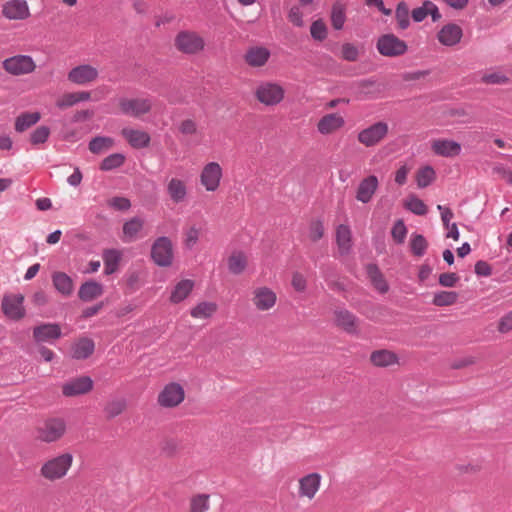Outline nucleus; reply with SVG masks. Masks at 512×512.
<instances>
[{
  "mask_svg": "<svg viewBox=\"0 0 512 512\" xmlns=\"http://www.w3.org/2000/svg\"><path fill=\"white\" fill-rule=\"evenodd\" d=\"M73 463L71 453H63L45 461L40 468V475L49 481H56L66 476Z\"/></svg>",
  "mask_w": 512,
  "mask_h": 512,
  "instance_id": "1",
  "label": "nucleus"
},
{
  "mask_svg": "<svg viewBox=\"0 0 512 512\" xmlns=\"http://www.w3.org/2000/svg\"><path fill=\"white\" fill-rule=\"evenodd\" d=\"M376 48L385 57L402 56L408 50L407 43L392 33L381 35L377 40Z\"/></svg>",
  "mask_w": 512,
  "mask_h": 512,
  "instance_id": "2",
  "label": "nucleus"
},
{
  "mask_svg": "<svg viewBox=\"0 0 512 512\" xmlns=\"http://www.w3.org/2000/svg\"><path fill=\"white\" fill-rule=\"evenodd\" d=\"M66 431V422L62 418H49L37 428V438L46 443L58 441Z\"/></svg>",
  "mask_w": 512,
  "mask_h": 512,
  "instance_id": "3",
  "label": "nucleus"
},
{
  "mask_svg": "<svg viewBox=\"0 0 512 512\" xmlns=\"http://www.w3.org/2000/svg\"><path fill=\"white\" fill-rule=\"evenodd\" d=\"M151 258L160 267H168L173 261V246L166 236L158 237L151 247Z\"/></svg>",
  "mask_w": 512,
  "mask_h": 512,
  "instance_id": "4",
  "label": "nucleus"
},
{
  "mask_svg": "<svg viewBox=\"0 0 512 512\" xmlns=\"http://www.w3.org/2000/svg\"><path fill=\"white\" fill-rule=\"evenodd\" d=\"M175 46L184 54H197L204 49L205 41L195 32L181 31L175 38Z\"/></svg>",
  "mask_w": 512,
  "mask_h": 512,
  "instance_id": "5",
  "label": "nucleus"
},
{
  "mask_svg": "<svg viewBox=\"0 0 512 512\" xmlns=\"http://www.w3.org/2000/svg\"><path fill=\"white\" fill-rule=\"evenodd\" d=\"M284 93L281 85L273 82H263L257 87L255 96L262 104L275 106L283 100Z\"/></svg>",
  "mask_w": 512,
  "mask_h": 512,
  "instance_id": "6",
  "label": "nucleus"
},
{
  "mask_svg": "<svg viewBox=\"0 0 512 512\" xmlns=\"http://www.w3.org/2000/svg\"><path fill=\"white\" fill-rule=\"evenodd\" d=\"M3 69L13 76H20L33 72L36 68L33 58L29 55H15L5 59Z\"/></svg>",
  "mask_w": 512,
  "mask_h": 512,
  "instance_id": "7",
  "label": "nucleus"
},
{
  "mask_svg": "<svg viewBox=\"0 0 512 512\" xmlns=\"http://www.w3.org/2000/svg\"><path fill=\"white\" fill-rule=\"evenodd\" d=\"M119 107L124 115L140 117L151 111L152 102L149 98H126L119 99Z\"/></svg>",
  "mask_w": 512,
  "mask_h": 512,
  "instance_id": "8",
  "label": "nucleus"
},
{
  "mask_svg": "<svg viewBox=\"0 0 512 512\" xmlns=\"http://www.w3.org/2000/svg\"><path fill=\"white\" fill-rule=\"evenodd\" d=\"M388 133V125L385 122L379 121L373 125L361 130L358 133V141L366 147L377 145L385 138Z\"/></svg>",
  "mask_w": 512,
  "mask_h": 512,
  "instance_id": "9",
  "label": "nucleus"
},
{
  "mask_svg": "<svg viewBox=\"0 0 512 512\" xmlns=\"http://www.w3.org/2000/svg\"><path fill=\"white\" fill-rule=\"evenodd\" d=\"M223 176V170L219 163L209 162L207 163L200 174V182L202 186L208 192L216 191Z\"/></svg>",
  "mask_w": 512,
  "mask_h": 512,
  "instance_id": "10",
  "label": "nucleus"
},
{
  "mask_svg": "<svg viewBox=\"0 0 512 512\" xmlns=\"http://www.w3.org/2000/svg\"><path fill=\"white\" fill-rule=\"evenodd\" d=\"M22 294L4 296L2 300L3 313L11 320H20L25 316Z\"/></svg>",
  "mask_w": 512,
  "mask_h": 512,
  "instance_id": "11",
  "label": "nucleus"
},
{
  "mask_svg": "<svg viewBox=\"0 0 512 512\" xmlns=\"http://www.w3.org/2000/svg\"><path fill=\"white\" fill-rule=\"evenodd\" d=\"M98 75L99 72L97 68L89 64H83L72 68L68 72L67 78L71 83L86 85L95 81L98 78Z\"/></svg>",
  "mask_w": 512,
  "mask_h": 512,
  "instance_id": "12",
  "label": "nucleus"
},
{
  "mask_svg": "<svg viewBox=\"0 0 512 512\" xmlns=\"http://www.w3.org/2000/svg\"><path fill=\"white\" fill-rule=\"evenodd\" d=\"M93 380L89 376H80L65 382L62 385V393L66 397L83 395L91 391Z\"/></svg>",
  "mask_w": 512,
  "mask_h": 512,
  "instance_id": "13",
  "label": "nucleus"
},
{
  "mask_svg": "<svg viewBox=\"0 0 512 512\" xmlns=\"http://www.w3.org/2000/svg\"><path fill=\"white\" fill-rule=\"evenodd\" d=\"M184 400V390L178 383H169L158 396V403L162 407H175Z\"/></svg>",
  "mask_w": 512,
  "mask_h": 512,
  "instance_id": "14",
  "label": "nucleus"
},
{
  "mask_svg": "<svg viewBox=\"0 0 512 512\" xmlns=\"http://www.w3.org/2000/svg\"><path fill=\"white\" fill-rule=\"evenodd\" d=\"M252 302L257 310L267 311L275 306L277 295L269 287H257L253 290Z\"/></svg>",
  "mask_w": 512,
  "mask_h": 512,
  "instance_id": "15",
  "label": "nucleus"
},
{
  "mask_svg": "<svg viewBox=\"0 0 512 512\" xmlns=\"http://www.w3.org/2000/svg\"><path fill=\"white\" fill-rule=\"evenodd\" d=\"M2 14L9 20H24L30 11L26 0H9L2 6Z\"/></svg>",
  "mask_w": 512,
  "mask_h": 512,
  "instance_id": "16",
  "label": "nucleus"
},
{
  "mask_svg": "<svg viewBox=\"0 0 512 512\" xmlns=\"http://www.w3.org/2000/svg\"><path fill=\"white\" fill-rule=\"evenodd\" d=\"M61 335V328L57 323H43L33 328V338L36 343H53Z\"/></svg>",
  "mask_w": 512,
  "mask_h": 512,
  "instance_id": "17",
  "label": "nucleus"
},
{
  "mask_svg": "<svg viewBox=\"0 0 512 512\" xmlns=\"http://www.w3.org/2000/svg\"><path fill=\"white\" fill-rule=\"evenodd\" d=\"M321 479V475L316 472L309 473L300 478L298 491L299 496L313 499L320 488Z\"/></svg>",
  "mask_w": 512,
  "mask_h": 512,
  "instance_id": "18",
  "label": "nucleus"
},
{
  "mask_svg": "<svg viewBox=\"0 0 512 512\" xmlns=\"http://www.w3.org/2000/svg\"><path fill=\"white\" fill-rule=\"evenodd\" d=\"M463 36L462 28L454 23L444 25L437 33L438 41L447 47L457 45Z\"/></svg>",
  "mask_w": 512,
  "mask_h": 512,
  "instance_id": "19",
  "label": "nucleus"
},
{
  "mask_svg": "<svg viewBox=\"0 0 512 512\" xmlns=\"http://www.w3.org/2000/svg\"><path fill=\"white\" fill-rule=\"evenodd\" d=\"M335 323L348 334L358 333V318L345 308L337 309L334 312Z\"/></svg>",
  "mask_w": 512,
  "mask_h": 512,
  "instance_id": "20",
  "label": "nucleus"
},
{
  "mask_svg": "<svg viewBox=\"0 0 512 512\" xmlns=\"http://www.w3.org/2000/svg\"><path fill=\"white\" fill-rule=\"evenodd\" d=\"M434 154L442 157H455L461 153V144L454 140L437 139L431 143Z\"/></svg>",
  "mask_w": 512,
  "mask_h": 512,
  "instance_id": "21",
  "label": "nucleus"
},
{
  "mask_svg": "<svg viewBox=\"0 0 512 512\" xmlns=\"http://www.w3.org/2000/svg\"><path fill=\"white\" fill-rule=\"evenodd\" d=\"M379 185L378 178L370 175L361 180L356 192V199L364 204L371 201Z\"/></svg>",
  "mask_w": 512,
  "mask_h": 512,
  "instance_id": "22",
  "label": "nucleus"
},
{
  "mask_svg": "<svg viewBox=\"0 0 512 512\" xmlns=\"http://www.w3.org/2000/svg\"><path fill=\"white\" fill-rule=\"evenodd\" d=\"M121 134L130 146L135 149L146 148L151 141V137L147 132L138 129L126 127L121 130Z\"/></svg>",
  "mask_w": 512,
  "mask_h": 512,
  "instance_id": "23",
  "label": "nucleus"
},
{
  "mask_svg": "<svg viewBox=\"0 0 512 512\" xmlns=\"http://www.w3.org/2000/svg\"><path fill=\"white\" fill-rule=\"evenodd\" d=\"M104 292L103 285L95 280L82 283L78 290V297L84 302H90L100 297Z\"/></svg>",
  "mask_w": 512,
  "mask_h": 512,
  "instance_id": "24",
  "label": "nucleus"
},
{
  "mask_svg": "<svg viewBox=\"0 0 512 512\" xmlns=\"http://www.w3.org/2000/svg\"><path fill=\"white\" fill-rule=\"evenodd\" d=\"M344 123L345 122L342 116L336 113H331L323 116L319 120L317 129L321 134L327 135L341 128Z\"/></svg>",
  "mask_w": 512,
  "mask_h": 512,
  "instance_id": "25",
  "label": "nucleus"
},
{
  "mask_svg": "<svg viewBox=\"0 0 512 512\" xmlns=\"http://www.w3.org/2000/svg\"><path fill=\"white\" fill-rule=\"evenodd\" d=\"M95 350L94 341L90 338L83 337L75 342L71 349V356L76 360L87 359Z\"/></svg>",
  "mask_w": 512,
  "mask_h": 512,
  "instance_id": "26",
  "label": "nucleus"
},
{
  "mask_svg": "<svg viewBox=\"0 0 512 512\" xmlns=\"http://www.w3.org/2000/svg\"><path fill=\"white\" fill-rule=\"evenodd\" d=\"M104 262V274L111 275L118 270L120 261L122 259V253L118 249H105L102 253Z\"/></svg>",
  "mask_w": 512,
  "mask_h": 512,
  "instance_id": "27",
  "label": "nucleus"
},
{
  "mask_svg": "<svg viewBox=\"0 0 512 512\" xmlns=\"http://www.w3.org/2000/svg\"><path fill=\"white\" fill-rule=\"evenodd\" d=\"M336 243L341 255H346L352 248V235L349 226L340 224L336 229Z\"/></svg>",
  "mask_w": 512,
  "mask_h": 512,
  "instance_id": "28",
  "label": "nucleus"
},
{
  "mask_svg": "<svg viewBox=\"0 0 512 512\" xmlns=\"http://www.w3.org/2000/svg\"><path fill=\"white\" fill-rule=\"evenodd\" d=\"M270 52L265 47H252L245 54V61L253 67L263 66L269 59Z\"/></svg>",
  "mask_w": 512,
  "mask_h": 512,
  "instance_id": "29",
  "label": "nucleus"
},
{
  "mask_svg": "<svg viewBox=\"0 0 512 512\" xmlns=\"http://www.w3.org/2000/svg\"><path fill=\"white\" fill-rule=\"evenodd\" d=\"M194 288V281L190 279H184L179 281L173 288L170 301L174 304H178L185 300Z\"/></svg>",
  "mask_w": 512,
  "mask_h": 512,
  "instance_id": "30",
  "label": "nucleus"
},
{
  "mask_svg": "<svg viewBox=\"0 0 512 512\" xmlns=\"http://www.w3.org/2000/svg\"><path fill=\"white\" fill-rule=\"evenodd\" d=\"M52 282L55 289L64 296H69L73 292V281L71 277L64 272H55L52 275Z\"/></svg>",
  "mask_w": 512,
  "mask_h": 512,
  "instance_id": "31",
  "label": "nucleus"
},
{
  "mask_svg": "<svg viewBox=\"0 0 512 512\" xmlns=\"http://www.w3.org/2000/svg\"><path fill=\"white\" fill-rule=\"evenodd\" d=\"M144 222L139 217L126 221L123 225V241L128 243L137 238L138 233L143 229Z\"/></svg>",
  "mask_w": 512,
  "mask_h": 512,
  "instance_id": "32",
  "label": "nucleus"
},
{
  "mask_svg": "<svg viewBox=\"0 0 512 512\" xmlns=\"http://www.w3.org/2000/svg\"><path fill=\"white\" fill-rule=\"evenodd\" d=\"M167 191L170 198L175 203H180L184 201V199L187 196V189L185 183L177 178H172L169 181L167 185Z\"/></svg>",
  "mask_w": 512,
  "mask_h": 512,
  "instance_id": "33",
  "label": "nucleus"
},
{
  "mask_svg": "<svg viewBox=\"0 0 512 512\" xmlns=\"http://www.w3.org/2000/svg\"><path fill=\"white\" fill-rule=\"evenodd\" d=\"M90 99V93L86 91L82 92H75V93H67L64 94L62 97H60L57 102L56 106L59 109H65L71 106H74L75 104L83 101H88Z\"/></svg>",
  "mask_w": 512,
  "mask_h": 512,
  "instance_id": "34",
  "label": "nucleus"
},
{
  "mask_svg": "<svg viewBox=\"0 0 512 512\" xmlns=\"http://www.w3.org/2000/svg\"><path fill=\"white\" fill-rule=\"evenodd\" d=\"M228 270L234 275L244 272L247 267V256L242 251H234L228 258Z\"/></svg>",
  "mask_w": 512,
  "mask_h": 512,
  "instance_id": "35",
  "label": "nucleus"
},
{
  "mask_svg": "<svg viewBox=\"0 0 512 512\" xmlns=\"http://www.w3.org/2000/svg\"><path fill=\"white\" fill-rule=\"evenodd\" d=\"M40 120V113L38 112H25L20 114L15 120V130L22 133L31 126L35 125Z\"/></svg>",
  "mask_w": 512,
  "mask_h": 512,
  "instance_id": "36",
  "label": "nucleus"
},
{
  "mask_svg": "<svg viewBox=\"0 0 512 512\" xmlns=\"http://www.w3.org/2000/svg\"><path fill=\"white\" fill-rule=\"evenodd\" d=\"M371 362L375 366L386 367L397 362L396 354L388 350H377L372 352L370 356Z\"/></svg>",
  "mask_w": 512,
  "mask_h": 512,
  "instance_id": "37",
  "label": "nucleus"
},
{
  "mask_svg": "<svg viewBox=\"0 0 512 512\" xmlns=\"http://www.w3.org/2000/svg\"><path fill=\"white\" fill-rule=\"evenodd\" d=\"M216 310L217 305L214 302L203 301L191 309L190 315L196 319H206L211 317Z\"/></svg>",
  "mask_w": 512,
  "mask_h": 512,
  "instance_id": "38",
  "label": "nucleus"
},
{
  "mask_svg": "<svg viewBox=\"0 0 512 512\" xmlns=\"http://www.w3.org/2000/svg\"><path fill=\"white\" fill-rule=\"evenodd\" d=\"M367 274L369 275L373 285L375 288L381 292L386 293L389 289L386 280L384 279L382 273L379 268L375 264H369L367 266Z\"/></svg>",
  "mask_w": 512,
  "mask_h": 512,
  "instance_id": "39",
  "label": "nucleus"
},
{
  "mask_svg": "<svg viewBox=\"0 0 512 512\" xmlns=\"http://www.w3.org/2000/svg\"><path fill=\"white\" fill-rule=\"evenodd\" d=\"M114 146V139L107 136H96L89 142V150L93 154H100Z\"/></svg>",
  "mask_w": 512,
  "mask_h": 512,
  "instance_id": "40",
  "label": "nucleus"
},
{
  "mask_svg": "<svg viewBox=\"0 0 512 512\" xmlns=\"http://www.w3.org/2000/svg\"><path fill=\"white\" fill-rule=\"evenodd\" d=\"M331 24L335 30H341L344 27L346 21L345 7L340 2H336L332 5L331 9Z\"/></svg>",
  "mask_w": 512,
  "mask_h": 512,
  "instance_id": "41",
  "label": "nucleus"
},
{
  "mask_svg": "<svg viewBox=\"0 0 512 512\" xmlns=\"http://www.w3.org/2000/svg\"><path fill=\"white\" fill-rule=\"evenodd\" d=\"M458 299V293L455 291H438L434 293L432 303L435 306L444 307L450 306L456 303Z\"/></svg>",
  "mask_w": 512,
  "mask_h": 512,
  "instance_id": "42",
  "label": "nucleus"
},
{
  "mask_svg": "<svg viewBox=\"0 0 512 512\" xmlns=\"http://www.w3.org/2000/svg\"><path fill=\"white\" fill-rule=\"evenodd\" d=\"M428 248V242L422 234L413 233L410 237L411 252L417 256L422 257Z\"/></svg>",
  "mask_w": 512,
  "mask_h": 512,
  "instance_id": "43",
  "label": "nucleus"
},
{
  "mask_svg": "<svg viewBox=\"0 0 512 512\" xmlns=\"http://www.w3.org/2000/svg\"><path fill=\"white\" fill-rule=\"evenodd\" d=\"M125 162V155L122 153H113L105 157L101 164L102 171H111L122 166Z\"/></svg>",
  "mask_w": 512,
  "mask_h": 512,
  "instance_id": "44",
  "label": "nucleus"
},
{
  "mask_svg": "<svg viewBox=\"0 0 512 512\" xmlns=\"http://www.w3.org/2000/svg\"><path fill=\"white\" fill-rule=\"evenodd\" d=\"M395 18L399 29L405 30L410 25L409 8L405 2H399L395 10Z\"/></svg>",
  "mask_w": 512,
  "mask_h": 512,
  "instance_id": "45",
  "label": "nucleus"
},
{
  "mask_svg": "<svg viewBox=\"0 0 512 512\" xmlns=\"http://www.w3.org/2000/svg\"><path fill=\"white\" fill-rule=\"evenodd\" d=\"M435 179V171L431 166H425L417 172L416 183L419 188H426Z\"/></svg>",
  "mask_w": 512,
  "mask_h": 512,
  "instance_id": "46",
  "label": "nucleus"
},
{
  "mask_svg": "<svg viewBox=\"0 0 512 512\" xmlns=\"http://www.w3.org/2000/svg\"><path fill=\"white\" fill-rule=\"evenodd\" d=\"M125 408V399H114L106 404L104 411L106 413L107 418L112 419L120 415L125 410Z\"/></svg>",
  "mask_w": 512,
  "mask_h": 512,
  "instance_id": "47",
  "label": "nucleus"
},
{
  "mask_svg": "<svg viewBox=\"0 0 512 512\" xmlns=\"http://www.w3.org/2000/svg\"><path fill=\"white\" fill-rule=\"evenodd\" d=\"M209 507V495L198 494L191 498L190 512H206Z\"/></svg>",
  "mask_w": 512,
  "mask_h": 512,
  "instance_id": "48",
  "label": "nucleus"
},
{
  "mask_svg": "<svg viewBox=\"0 0 512 512\" xmlns=\"http://www.w3.org/2000/svg\"><path fill=\"white\" fill-rule=\"evenodd\" d=\"M405 208L410 212L422 216L427 213V207L425 203L416 196H410L405 202Z\"/></svg>",
  "mask_w": 512,
  "mask_h": 512,
  "instance_id": "49",
  "label": "nucleus"
},
{
  "mask_svg": "<svg viewBox=\"0 0 512 512\" xmlns=\"http://www.w3.org/2000/svg\"><path fill=\"white\" fill-rule=\"evenodd\" d=\"M311 37L317 41H323L327 37V27L322 19L315 20L310 27Z\"/></svg>",
  "mask_w": 512,
  "mask_h": 512,
  "instance_id": "50",
  "label": "nucleus"
},
{
  "mask_svg": "<svg viewBox=\"0 0 512 512\" xmlns=\"http://www.w3.org/2000/svg\"><path fill=\"white\" fill-rule=\"evenodd\" d=\"M391 235L397 244L404 243L406 235H407V228L402 219H398L394 223V225L391 229Z\"/></svg>",
  "mask_w": 512,
  "mask_h": 512,
  "instance_id": "51",
  "label": "nucleus"
},
{
  "mask_svg": "<svg viewBox=\"0 0 512 512\" xmlns=\"http://www.w3.org/2000/svg\"><path fill=\"white\" fill-rule=\"evenodd\" d=\"M50 136V129L47 126H39L30 134V142L33 145L45 143Z\"/></svg>",
  "mask_w": 512,
  "mask_h": 512,
  "instance_id": "52",
  "label": "nucleus"
},
{
  "mask_svg": "<svg viewBox=\"0 0 512 512\" xmlns=\"http://www.w3.org/2000/svg\"><path fill=\"white\" fill-rule=\"evenodd\" d=\"M324 235V225L321 220L311 222L309 227V238L313 242L319 241Z\"/></svg>",
  "mask_w": 512,
  "mask_h": 512,
  "instance_id": "53",
  "label": "nucleus"
},
{
  "mask_svg": "<svg viewBox=\"0 0 512 512\" xmlns=\"http://www.w3.org/2000/svg\"><path fill=\"white\" fill-rule=\"evenodd\" d=\"M481 81L487 84H506L508 82V77L500 72H492L484 74L481 77Z\"/></svg>",
  "mask_w": 512,
  "mask_h": 512,
  "instance_id": "54",
  "label": "nucleus"
},
{
  "mask_svg": "<svg viewBox=\"0 0 512 512\" xmlns=\"http://www.w3.org/2000/svg\"><path fill=\"white\" fill-rule=\"evenodd\" d=\"M109 206L119 211H126L131 207V202L128 198L116 196L109 200Z\"/></svg>",
  "mask_w": 512,
  "mask_h": 512,
  "instance_id": "55",
  "label": "nucleus"
},
{
  "mask_svg": "<svg viewBox=\"0 0 512 512\" xmlns=\"http://www.w3.org/2000/svg\"><path fill=\"white\" fill-rule=\"evenodd\" d=\"M359 55L357 47L351 43L342 45V56L347 61H356Z\"/></svg>",
  "mask_w": 512,
  "mask_h": 512,
  "instance_id": "56",
  "label": "nucleus"
},
{
  "mask_svg": "<svg viewBox=\"0 0 512 512\" xmlns=\"http://www.w3.org/2000/svg\"><path fill=\"white\" fill-rule=\"evenodd\" d=\"M288 19L291 23H293L297 27H302L304 25L303 13L298 6H293L289 10Z\"/></svg>",
  "mask_w": 512,
  "mask_h": 512,
  "instance_id": "57",
  "label": "nucleus"
},
{
  "mask_svg": "<svg viewBox=\"0 0 512 512\" xmlns=\"http://www.w3.org/2000/svg\"><path fill=\"white\" fill-rule=\"evenodd\" d=\"M459 281V276L456 273H442L439 276V284L443 287H454Z\"/></svg>",
  "mask_w": 512,
  "mask_h": 512,
  "instance_id": "58",
  "label": "nucleus"
},
{
  "mask_svg": "<svg viewBox=\"0 0 512 512\" xmlns=\"http://www.w3.org/2000/svg\"><path fill=\"white\" fill-rule=\"evenodd\" d=\"M437 209L440 212L443 226L449 227L452 224L451 219L454 217L453 211L449 207L444 205H438Z\"/></svg>",
  "mask_w": 512,
  "mask_h": 512,
  "instance_id": "59",
  "label": "nucleus"
},
{
  "mask_svg": "<svg viewBox=\"0 0 512 512\" xmlns=\"http://www.w3.org/2000/svg\"><path fill=\"white\" fill-rule=\"evenodd\" d=\"M475 273L478 276L488 277L492 274V269L486 261L479 260L475 263Z\"/></svg>",
  "mask_w": 512,
  "mask_h": 512,
  "instance_id": "60",
  "label": "nucleus"
},
{
  "mask_svg": "<svg viewBox=\"0 0 512 512\" xmlns=\"http://www.w3.org/2000/svg\"><path fill=\"white\" fill-rule=\"evenodd\" d=\"M179 131L185 135H193L197 131V125L193 120L187 119L182 121L179 126Z\"/></svg>",
  "mask_w": 512,
  "mask_h": 512,
  "instance_id": "61",
  "label": "nucleus"
},
{
  "mask_svg": "<svg viewBox=\"0 0 512 512\" xmlns=\"http://www.w3.org/2000/svg\"><path fill=\"white\" fill-rule=\"evenodd\" d=\"M411 16L415 22H422L428 16V8L425 6V1L420 7L412 10Z\"/></svg>",
  "mask_w": 512,
  "mask_h": 512,
  "instance_id": "62",
  "label": "nucleus"
},
{
  "mask_svg": "<svg viewBox=\"0 0 512 512\" xmlns=\"http://www.w3.org/2000/svg\"><path fill=\"white\" fill-rule=\"evenodd\" d=\"M498 329L501 333L512 330V311L501 317Z\"/></svg>",
  "mask_w": 512,
  "mask_h": 512,
  "instance_id": "63",
  "label": "nucleus"
},
{
  "mask_svg": "<svg viewBox=\"0 0 512 512\" xmlns=\"http://www.w3.org/2000/svg\"><path fill=\"white\" fill-rule=\"evenodd\" d=\"M292 286L298 292H303L306 289V280L300 273H295L292 277Z\"/></svg>",
  "mask_w": 512,
  "mask_h": 512,
  "instance_id": "64",
  "label": "nucleus"
}]
</instances>
